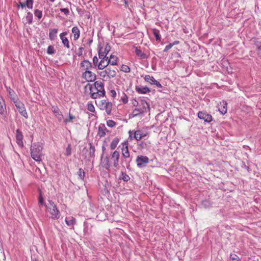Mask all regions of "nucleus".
<instances>
[{
    "label": "nucleus",
    "mask_w": 261,
    "mask_h": 261,
    "mask_svg": "<svg viewBox=\"0 0 261 261\" xmlns=\"http://www.w3.org/2000/svg\"><path fill=\"white\" fill-rule=\"evenodd\" d=\"M87 87H89L91 97L93 99L99 98L105 95L104 85L100 81H97L93 85H88Z\"/></svg>",
    "instance_id": "f257e3e1"
},
{
    "label": "nucleus",
    "mask_w": 261,
    "mask_h": 261,
    "mask_svg": "<svg viewBox=\"0 0 261 261\" xmlns=\"http://www.w3.org/2000/svg\"><path fill=\"white\" fill-rule=\"evenodd\" d=\"M45 206L46 211L49 213L52 219L57 220L60 218V212L53 201L48 200V203L45 205Z\"/></svg>",
    "instance_id": "f03ea898"
},
{
    "label": "nucleus",
    "mask_w": 261,
    "mask_h": 261,
    "mask_svg": "<svg viewBox=\"0 0 261 261\" xmlns=\"http://www.w3.org/2000/svg\"><path fill=\"white\" fill-rule=\"evenodd\" d=\"M42 146L40 144H34L31 148V154L32 158L37 162H41L42 154L41 151Z\"/></svg>",
    "instance_id": "7ed1b4c3"
},
{
    "label": "nucleus",
    "mask_w": 261,
    "mask_h": 261,
    "mask_svg": "<svg viewBox=\"0 0 261 261\" xmlns=\"http://www.w3.org/2000/svg\"><path fill=\"white\" fill-rule=\"evenodd\" d=\"M147 109H150V106L148 102L144 100L140 101V108H135L132 113L133 117H136L146 112Z\"/></svg>",
    "instance_id": "20e7f679"
},
{
    "label": "nucleus",
    "mask_w": 261,
    "mask_h": 261,
    "mask_svg": "<svg viewBox=\"0 0 261 261\" xmlns=\"http://www.w3.org/2000/svg\"><path fill=\"white\" fill-rule=\"evenodd\" d=\"M97 105L100 110H105L108 115H110L111 114L112 103L108 100H100L98 101Z\"/></svg>",
    "instance_id": "39448f33"
},
{
    "label": "nucleus",
    "mask_w": 261,
    "mask_h": 261,
    "mask_svg": "<svg viewBox=\"0 0 261 261\" xmlns=\"http://www.w3.org/2000/svg\"><path fill=\"white\" fill-rule=\"evenodd\" d=\"M12 100L15 103V106L17 108L19 112L25 118H27L28 116L26 111L24 105L20 101L18 98L12 97Z\"/></svg>",
    "instance_id": "423d86ee"
},
{
    "label": "nucleus",
    "mask_w": 261,
    "mask_h": 261,
    "mask_svg": "<svg viewBox=\"0 0 261 261\" xmlns=\"http://www.w3.org/2000/svg\"><path fill=\"white\" fill-rule=\"evenodd\" d=\"M129 137H132V135H134V138L137 141H140L142 138L146 137L148 135V133H143L141 129L137 130H129L128 132Z\"/></svg>",
    "instance_id": "0eeeda50"
},
{
    "label": "nucleus",
    "mask_w": 261,
    "mask_h": 261,
    "mask_svg": "<svg viewBox=\"0 0 261 261\" xmlns=\"http://www.w3.org/2000/svg\"><path fill=\"white\" fill-rule=\"evenodd\" d=\"M111 50V46L108 43H101L98 47V56H106Z\"/></svg>",
    "instance_id": "6e6552de"
},
{
    "label": "nucleus",
    "mask_w": 261,
    "mask_h": 261,
    "mask_svg": "<svg viewBox=\"0 0 261 261\" xmlns=\"http://www.w3.org/2000/svg\"><path fill=\"white\" fill-rule=\"evenodd\" d=\"M93 66L91 63L87 60L83 61L80 64V70L82 73L92 70Z\"/></svg>",
    "instance_id": "1a4fd4ad"
},
{
    "label": "nucleus",
    "mask_w": 261,
    "mask_h": 261,
    "mask_svg": "<svg viewBox=\"0 0 261 261\" xmlns=\"http://www.w3.org/2000/svg\"><path fill=\"white\" fill-rule=\"evenodd\" d=\"M120 156V153L117 150H115L111 154V160L112 162L113 166L116 169H119L120 167L119 165Z\"/></svg>",
    "instance_id": "9d476101"
},
{
    "label": "nucleus",
    "mask_w": 261,
    "mask_h": 261,
    "mask_svg": "<svg viewBox=\"0 0 261 261\" xmlns=\"http://www.w3.org/2000/svg\"><path fill=\"white\" fill-rule=\"evenodd\" d=\"M122 147L121 148V154L123 157L126 159L129 158L130 153L128 150V143L127 141H125L121 143Z\"/></svg>",
    "instance_id": "9b49d317"
},
{
    "label": "nucleus",
    "mask_w": 261,
    "mask_h": 261,
    "mask_svg": "<svg viewBox=\"0 0 261 261\" xmlns=\"http://www.w3.org/2000/svg\"><path fill=\"white\" fill-rule=\"evenodd\" d=\"M100 59V62L98 64V69L102 70L108 66L109 57L106 56H98Z\"/></svg>",
    "instance_id": "f8f14e48"
},
{
    "label": "nucleus",
    "mask_w": 261,
    "mask_h": 261,
    "mask_svg": "<svg viewBox=\"0 0 261 261\" xmlns=\"http://www.w3.org/2000/svg\"><path fill=\"white\" fill-rule=\"evenodd\" d=\"M82 77L87 82H91L95 80L96 74L91 70L85 73H82Z\"/></svg>",
    "instance_id": "ddd939ff"
},
{
    "label": "nucleus",
    "mask_w": 261,
    "mask_h": 261,
    "mask_svg": "<svg viewBox=\"0 0 261 261\" xmlns=\"http://www.w3.org/2000/svg\"><path fill=\"white\" fill-rule=\"evenodd\" d=\"M198 117L199 119L204 120L205 122H211L213 120V117L211 115L204 112L200 111L198 113Z\"/></svg>",
    "instance_id": "4468645a"
},
{
    "label": "nucleus",
    "mask_w": 261,
    "mask_h": 261,
    "mask_svg": "<svg viewBox=\"0 0 261 261\" xmlns=\"http://www.w3.org/2000/svg\"><path fill=\"white\" fill-rule=\"evenodd\" d=\"M149 162V158L146 156L138 155L136 159L138 167H141Z\"/></svg>",
    "instance_id": "2eb2a0df"
},
{
    "label": "nucleus",
    "mask_w": 261,
    "mask_h": 261,
    "mask_svg": "<svg viewBox=\"0 0 261 261\" xmlns=\"http://www.w3.org/2000/svg\"><path fill=\"white\" fill-rule=\"evenodd\" d=\"M100 164L103 168L109 170L111 167L110 158L108 156H102L100 159Z\"/></svg>",
    "instance_id": "dca6fc26"
},
{
    "label": "nucleus",
    "mask_w": 261,
    "mask_h": 261,
    "mask_svg": "<svg viewBox=\"0 0 261 261\" xmlns=\"http://www.w3.org/2000/svg\"><path fill=\"white\" fill-rule=\"evenodd\" d=\"M144 80L146 82L150 83L151 85H155L159 88H162V85L158 81L155 80L152 76H150V75H146L144 77Z\"/></svg>",
    "instance_id": "f3484780"
},
{
    "label": "nucleus",
    "mask_w": 261,
    "mask_h": 261,
    "mask_svg": "<svg viewBox=\"0 0 261 261\" xmlns=\"http://www.w3.org/2000/svg\"><path fill=\"white\" fill-rule=\"evenodd\" d=\"M68 35L67 32H65L61 33L60 34V38L62 40V43L64 46L67 48H70L69 41L68 38L66 37V36Z\"/></svg>",
    "instance_id": "a211bd4d"
},
{
    "label": "nucleus",
    "mask_w": 261,
    "mask_h": 261,
    "mask_svg": "<svg viewBox=\"0 0 261 261\" xmlns=\"http://www.w3.org/2000/svg\"><path fill=\"white\" fill-rule=\"evenodd\" d=\"M23 136L21 132L19 129H17L16 131V140L17 144L20 147H23Z\"/></svg>",
    "instance_id": "6ab92c4d"
},
{
    "label": "nucleus",
    "mask_w": 261,
    "mask_h": 261,
    "mask_svg": "<svg viewBox=\"0 0 261 261\" xmlns=\"http://www.w3.org/2000/svg\"><path fill=\"white\" fill-rule=\"evenodd\" d=\"M6 114L7 110L5 101L3 97L0 95V115L4 117H6Z\"/></svg>",
    "instance_id": "aec40b11"
},
{
    "label": "nucleus",
    "mask_w": 261,
    "mask_h": 261,
    "mask_svg": "<svg viewBox=\"0 0 261 261\" xmlns=\"http://www.w3.org/2000/svg\"><path fill=\"white\" fill-rule=\"evenodd\" d=\"M227 103L226 101L223 100L218 105L219 111L222 114H225L227 112Z\"/></svg>",
    "instance_id": "412c9836"
},
{
    "label": "nucleus",
    "mask_w": 261,
    "mask_h": 261,
    "mask_svg": "<svg viewBox=\"0 0 261 261\" xmlns=\"http://www.w3.org/2000/svg\"><path fill=\"white\" fill-rule=\"evenodd\" d=\"M51 110L55 114V116L58 119V120L59 121L62 120L63 116L60 112L59 108L57 106H53Z\"/></svg>",
    "instance_id": "4be33fe9"
},
{
    "label": "nucleus",
    "mask_w": 261,
    "mask_h": 261,
    "mask_svg": "<svg viewBox=\"0 0 261 261\" xmlns=\"http://www.w3.org/2000/svg\"><path fill=\"white\" fill-rule=\"evenodd\" d=\"M106 135V126L104 124H100L98 127L97 136L102 138Z\"/></svg>",
    "instance_id": "5701e85b"
},
{
    "label": "nucleus",
    "mask_w": 261,
    "mask_h": 261,
    "mask_svg": "<svg viewBox=\"0 0 261 261\" xmlns=\"http://www.w3.org/2000/svg\"><path fill=\"white\" fill-rule=\"evenodd\" d=\"M134 48L135 49V53L137 55V56L140 58V59H145L147 58V56L146 54L142 52L137 47L134 46Z\"/></svg>",
    "instance_id": "b1692460"
},
{
    "label": "nucleus",
    "mask_w": 261,
    "mask_h": 261,
    "mask_svg": "<svg viewBox=\"0 0 261 261\" xmlns=\"http://www.w3.org/2000/svg\"><path fill=\"white\" fill-rule=\"evenodd\" d=\"M72 33L73 35V39L74 40H77L80 35V31L77 27H74L72 28Z\"/></svg>",
    "instance_id": "393cba45"
},
{
    "label": "nucleus",
    "mask_w": 261,
    "mask_h": 261,
    "mask_svg": "<svg viewBox=\"0 0 261 261\" xmlns=\"http://www.w3.org/2000/svg\"><path fill=\"white\" fill-rule=\"evenodd\" d=\"M107 78L111 79L115 77L116 75L117 72L115 69H111L110 67L107 68Z\"/></svg>",
    "instance_id": "a878e982"
},
{
    "label": "nucleus",
    "mask_w": 261,
    "mask_h": 261,
    "mask_svg": "<svg viewBox=\"0 0 261 261\" xmlns=\"http://www.w3.org/2000/svg\"><path fill=\"white\" fill-rule=\"evenodd\" d=\"M118 57L115 55H111L109 58L108 65L111 64L112 65H116L118 62Z\"/></svg>",
    "instance_id": "bb28decb"
},
{
    "label": "nucleus",
    "mask_w": 261,
    "mask_h": 261,
    "mask_svg": "<svg viewBox=\"0 0 261 261\" xmlns=\"http://www.w3.org/2000/svg\"><path fill=\"white\" fill-rule=\"evenodd\" d=\"M58 33V29H51L49 30V38L50 40H54L57 37V34Z\"/></svg>",
    "instance_id": "cd10ccee"
},
{
    "label": "nucleus",
    "mask_w": 261,
    "mask_h": 261,
    "mask_svg": "<svg viewBox=\"0 0 261 261\" xmlns=\"http://www.w3.org/2000/svg\"><path fill=\"white\" fill-rule=\"evenodd\" d=\"M65 223L68 226H73V225L75 224L76 220L73 217H66L65 220Z\"/></svg>",
    "instance_id": "c85d7f7f"
},
{
    "label": "nucleus",
    "mask_w": 261,
    "mask_h": 261,
    "mask_svg": "<svg viewBox=\"0 0 261 261\" xmlns=\"http://www.w3.org/2000/svg\"><path fill=\"white\" fill-rule=\"evenodd\" d=\"M119 141V139L118 137H115L114 139H113L110 145L111 149H115L117 147V146L118 144Z\"/></svg>",
    "instance_id": "c756f323"
},
{
    "label": "nucleus",
    "mask_w": 261,
    "mask_h": 261,
    "mask_svg": "<svg viewBox=\"0 0 261 261\" xmlns=\"http://www.w3.org/2000/svg\"><path fill=\"white\" fill-rule=\"evenodd\" d=\"M137 91L141 94H146L150 92V90L147 87H144L143 88H137Z\"/></svg>",
    "instance_id": "7c9ffc66"
},
{
    "label": "nucleus",
    "mask_w": 261,
    "mask_h": 261,
    "mask_svg": "<svg viewBox=\"0 0 261 261\" xmlns=\"http://www.w3.org/2000/svg\"><path fill=\"white\" fill-rule=\"evenodd\" d=\"M27 23L31 24L33 21V14L31 12H28L25 17Z\"/></svg>",
    "instance_id": "2f4dec72"
},
{
    "label": "nucleus",
    "mask_w": 261,
    "mask_h": 261,
    "mask_svg": "<svg viewBox=\"0 0 261 261\" xmlns=\"http://www.w3.org/2000/svg\"><path fill=\"white\" fill-rule=\"evenodd\" d=\"M152 33L154 35L155 39L157 41H161V36L159 33V31L156 29H152Z\"/></svg>",
    "instance_id": "473e14b6"
},
{
    "label": "nucleus",
    "mask_w": 261,
    "mask_h": 261,
    "mask_svg": "<svg viewBox=\"0 0 261 261\" xmlns=\"http://www.w3.org/2000/svg\"><path fill=\"white\" fill-rule=\"evenodd\" d=\"M75 119V116H73V115L71 114L70 113H69V117L68 118H66L64 120V122L65 123V124H67L68 123V122H72L73 120Z\"/></svg>",
    "instance_id": "72a5a7b5"
},
{
    "label": "nucleus",
    "mask_w": 261,
    "mask_h": 261,
    "mask_svg": "<svg viewBox=\"0 0 261 261\" xmlns=\"http://www.w3.org/2000/svg\"><path fill=\"white\" fill-rule=\"evenodd\" d=\"M47 53L49 55H53L55 53V49L53 46L49 45L47 49Z\"/></svg>",
    "instance_id": "f704fd0d"
},
{
    "label": "nucleus",
    "mask_w": 261,
    "mask_h": 261,
    "mask_svg": "<svg viewBox=\"0 0 261 261\" xmlns=\"http://www.w3.org/2000/svg\"><path fill=\"white\" fill-rule=\"evenodd\" d=\"M79 177L81 179H84L85 177V172L82 168L79 169L77 172Z\"/></svg>",
    "instance_id": "c9c22d12"
},
{
    "label": "nucleus",
    "mask_w": 261,
    "mask_h": 261,
    "mask_svg": "<svg viewBox=\"0 0 261 261\" xmlns=\"http://www.w3.org/2000/svg\"><path fill=\"white\" fill-rule=\"evenodd\" d=\"M120 100L122 101V103L124 104H125L128 102V97L124 93H123L121 97Z\"/></svg>",
    "instance_id": "e433bc0d"
},
{
    "label": "nucleus",
    "mask_w": 261,
    "mask_h": 261,
    "mask_svg": "<svg viewBox=\"0 0 261 261\" xmlns=\"http://www.w3.org/2000/svg\"><path fill=\"white\" fill-rule=\"evenodd\" d=\"M34 14H35V16H36L38 18V19H40L42 16V12L38 9H36L34 11Z\"/></svg>",
    "instance_id": "4c0bfd02"
},
{
    "label": "nucleus",
    "mask_w": 261,
    "mask_h": 261,
    "mask_svg": "<svg viewBox=\"0 0 261 261\" xmlns=\"http://www.w3.org/2000/svg\"><path fill=\"white\" fill-rule=\"evenodd\" d=\"M116 122L112 120H108L107 121V125L110 127H113L116 125Z\"/></svg>",
    "instance_id": "58836bf2"
},
{
    "label": "nucleus",
    "mask_w": 261,
    "mask_h": 261,
    "mask_svg": "<svg viewBox=\"0 0 261 261\" xmlns=\"http://www.w3.org/2000/svg\"><path fill=\"white\" fill-rule=\"evenodd\" d=\"M87 109L91 112H94L95 111V107L92 103H88L87 104Z\"/></svg>",
    "instance_id": "ea45409f"
},
{
    "label": "nucleus",
    "mask_w": 261,
    "mask_h": 261,
    "mask_svg": "<svg viewBox=\"0 0 261 261\" xmlns=\"http://www.w3.org/2000/svg\"><path fill=\"white\" fill-rule=\"evenodd\" d=\"M33 5V0H26L25 7H27L29 9H32Z\"/></svg>",
    "instance_id": "a19ab883"
},
{
    "label": "nucleus",
    "mask_w": 261,
    "mask_h": 261,
    "mask_svg": "<svg viewBox=\"0 0 261 261\" xmlns=\"http://www.w3.org/2000/svg\"><path fill=\"white\" fill-rule=\"evenodd\" d=\"M230 258L231 261H240L239 257L235 254H230Z\"/></svg>",
    "instance_id": "79ce46f5"
},
{
    "label": "nucleus",
    "mask_w": 261,
    "mask_h": 261,
    "mask_svg": "<svg viewBox=\"0 0 261 261\" xmlns=\"http://www.w3.org/2000/svg\"><path fill=\"white\" fill-rule=\"evenodd\" d=\"M121 70L125 72H129L130 70L129 67L126 65H122L121 67Z\"/></svg>",
    "instance_id": "37998d69"
},
{
    "label": "nucleus",
    "mask_w": 261,
    "mask_h": 261,
    "mask_svg": "<svg viewBox=\"0 0 261 261\" xmlns=\"http://www.w3.org/2000/svg\"><path fill=\"white\" fill-rule=\"evenodd\" d=\"M71 154V148L70 145H68V146L66 148L65 155L67 156H69Z\"/></svg>",
    "instance_id": "c03bdc74"
},
{
    "label": "nucleus",
    "mask_w": 261,
    "mask_h": 261,
    "mask_svg": "<svg viewBox=\"0 0 261 261\" xmlns=\"http://www.w3.org/2000/svg\"><path fill=\"white\" fill-rule=\"evenodd\" d=\"M98 59L96 56H94L93 58V64L95 66L98 67Z\"/></svg>",
    "instance_id": "a18cd8bd"
},
{
    "label": "nucleus",
    "mask_w": 261,
    "mask_h": 261,
    "mask_svg": "<svg viewBox=\"0 0 261 261\" xmlns=\"http://www.w3.org/2000/svg\"><path fill=\"white\" fill-rule=\"evenodd\" d=\"M43 197L40 194L39 195V198H38V202H39V206L40 207L41 205H43Z\"/></svg>",
    "instance_id": "49530a36"
},
{
    "label": "nucleus",
    "mask_w": 261,
    "mask_h": 261,
    "mask_svg": "<svg viewBox=\"0 0 261 261\" xmlns=\"http://www.w3.org/2000/svg\"><path fill=\"white\" fill-rule=\"evenodd\" d=\"M107 74H107V69H106V70H105L103 71H101L100 73V75L101 76H102V77H103V78H106V79H108L107 78Z\"/></svg>",
    "instance_id": "de8ad7c7"
},
{
    "label": "nucleus",
    "mask_w": 261,
    "mask_h": 261,
    "mask_svg": "<svg viewBox=\"0 0 261 261\" xmlns=\"http://www.w3.org/2000/svg\"><path fill=\"white\" fill-rule=\"evenodd\" d=\"M60 11L64 13V14L65 15H66V16L69 14V11L68 9H67V8H61L60 9Z\"/></svg>",
    "instance_id": "09e8293b"
},
{
    "label": "nucleus",
    "mask_w": 261,
    "mask_h": 261,
    "mask_svg": "<svg viewBox=\"0 0 261 261\" xmlns=\"http://www.w3.org/2000/svg\"><path fill=\"white\" fill-rule=\"evenodd\" d=\"M172 47H173V46H172V44H171V43L169 44L168 45H167L165 47V49H164V51H165V52L167 51L168 50H169L170 49H171Z\"/></svg>",
    "instance_id": "8fccbe9b"
},
{
    "label": "nucleus",
    "mask_w": 261,
    "mask_h": 261,
    "mask_svg": "<svg viewBox=\"0 0 261 261\" xmlns=\"http://www.w3.org/2000/svg\"><path fill=\"white\" fill-rule=\"evenodd\" d=\"M110 93L111 94V96L115 98L116 97V95H117V93H116V92L115 90H111V91H110Z\"/></svg>",
    "instance_id": "3c124183"
},
{
    "label": "nucleus",
    "mask_w": 261,
    "mask_h": 261,
    "mask_svg": "<svg viewBox=\"0 0 261 261\" xmlns=\"http://www.w3.org/2000/svg\"><path fill=\"white\" fill-rule=\"evenodd\" d=\"M17 5L18 7H21L22 8H23L25 7V3L19 2Z\"/></svg>",
    "instance_id": "603ef678"
},
{
    "label": "nucleus",
    "mask_w": 261,
    "mask_h": 261,
    "mask_svg": "<svg viewBox=\"0 0 261 261\" xmlns=\"http://www.w3.org/2000/svg\"><path fill=\"white\" fill-rule=\"evenodd\" d=\"M255 45L257 48V50H259L260 48H261V42L256 41L255 43Z\"/></svg>",
    "instance_id": "864d4df0"
},
{
    "label": "nucleus",
    "mask_w": 261,
    "mask_h": 261,
    "mask_svg": "<svg viewBox=\"0 0 261 261\" xmlns=\"http://www.w3.org/2000/svg\"><path fill=\"white\" fill-rule=\"evenodd\" d=\"M122 179L124 181H128L129 179V177L127 175L125 174V175L122 177Z\"/></svg>",
    "instance_id": "5fc2aeb1"
},
{
    "label": "nucleus",
    "mask_w": 261,
    "mask_h": 261,
    "mask_svg": "<svg viewBox=\"0 0 261 261\" xmlns=\"http://www.w3.org/2000/svg\"><path fill=\"white\" fill-rule=\"evenodd\" d=\"M132 103L134 105V106H135V107H137L138 105V102L136 100H135L134 101H133Z\"/></svg>",
    "instance_id": "6e6d98bb"
},
{
    "label": "nucleus",
    "mask_w": 261,
    "mask_h": 261,
    "mask_svg": "<svg viewBox=\"0 0 261 261\" xmlns=\"http://www.w3.org/2000/svg\"><path fill=\"white\" fill-rule=\"evenodd\" d=\"M179 43V41H177V40L174 41L173 43H171L173 46L175 45L178 44Z\"/></svg>",
    "instance_id": "4d7b16f0"
},
{
    "label": "nucleus",
    "mask_w": 261,
    "mask_h": 261,
    "mask_svg": "<svg viewBox=\"0 0 261 261\" xmlns=\"http://www.w3.org/2000/svg\"><path fill=\"white\" fill-rule=\"evenodd\" d=\"M257 54L259 55V56L261 58V48H260L259 50H257Z\"/></svg>",
    "instance_id": "13d9d810"
},
{
    "label": "nucleus",
    "mask_w": 261,
    "mask_h": 261,
    "mask_svg": "<svg viewBox=\"0 0 261 261\" xmlns=\"http://www.w3.org/2000/svg\"><path fill=\"white\" fill-rule=\"evenodd\" d=\"M14 92L13 91H9V94H10L11 96H12L14 95Z\"/></svg>",
    "instance_id": "bf43d9fd"
},
{
    "label": "nucleus",
    "mask_w": 261,
    "mask_h": 261,
    "mask_svg": "<svg viewBox=\"0 0 261 261\" xmlns=\"http://www.w3.org/2000/svg\"><path fill=\"white\" fill-rule=\"evenodd\" d=\"M80 49L81 50V51L79 52V53H78L79 56H80L82 55V47L80 48Z\"/></svg>",
    "instance_id": "052dcab7"
},
{
    "label": "nucleus",
    "mask_w": 261,
    "mask_h": 261,
    "mask_svg": "<svg viewBox=\"0 0 261 261\" xmlns=\"http://www.w3.org/2000/svg\"><path fill=\"white\" fill-rule=\"evenodd\" d=\"M102 151H104L106 150V147H105V146H103L102 147Z\"/></svg>",
    "instance_id": "680f3d73"
},
{
    "label": "nucleus",
    "mask_w": 261,
    "mask_h": 261,
    "mask_svg": "<svg viewBox=\"0 0 261 261\" xmlns=\"http://www.w3.org/2000/svg\"><path fill=\"white\" fill-rule=\"evenodd\" d=\"M106 133H110V131L107 128V127H106Z\"/></svg>",
    "instance_id": "e2e57ef3"
},
{
    "label": "nucleus",
    "mask_w": 261,
    "mask_h": 261,
    "mask_svg": "<svg viewBox=\"0 0 261 261\" xmlns=\"http://www.w3.org/2000/svg\"><path fill=\"white\" fill-rule=\"evenodd\" d=\"M50 1H51V2H54L55 0H49Z\"/></svg>",
    "instance_id": "0e129e2a"
}]
</instances>
